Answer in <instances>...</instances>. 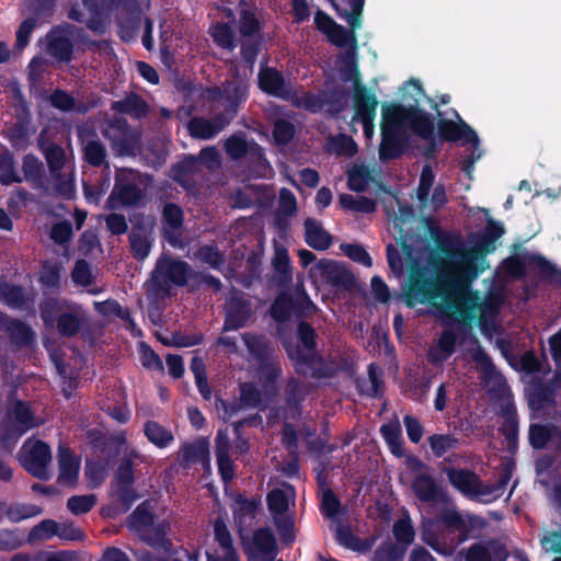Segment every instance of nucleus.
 Instances as JSON below:
<instances>
[{"label":"nucleus","instance_id":"obj_40","mask_svg":"<svg viewBox=\"0 0 561 561\" xmlns=\"http://www.w3.org/2000/svg\"><path fill=\"white\" fill-rule=\"evenodd\" d=\"M327 151L336 156L352 157L357 152V146L351 137L339 135L328 140Z\"/></svg>","mask_w":561,"mask_h":561},{"label":"nucleus","instance_id":"obj_27","mask_svg":"<svg viewBox=\"0 0 561 561\" xmlns=\"http://www.w3.org/2000/svg\"><path fill=\"white\" fill-rule=\"evenodd\" d=\"M229 437L224 432H218L216 436V455L219 472L225 481L233 478V463L229 456Z\"/></svg>","mask_w":561,"mask_h":561},{"label":"nucleus","instance_id":"obj_18","mask_svg":"<svg viewBox=\"0 0 561 561\" xmlns=\"http://www.w3.org/2000/svg\"><path fill=\"white\" fill-rule=\"evenodd\" d=\"M236 112L230 111L213 119L193 118L188 125L191 136L195 138L209 139L222 130L234 117Z\"/></svg>","mask_w":561,"mask_h":561},{"label":"nucleus","instance_id":"obj_14","mask_svg":"<svg viewBox=\"0 0 561 561\" xmlns=\"http://www.w3.org/2000/svg\"><path fill=\"white\" fill-rule=\"evenodd\" d=\"M37 425L28 407L21 401H16L9 410L8 417L3 424L5 436L20 437L25 432Z\"/></svg>","mask_w":561,"mask_h":561},{"label":"nucleus","instance_id":"obj_21","mask_svg":"<svg viewBox=\"0 0 561 561\" xmlns=\"http://www.w3.org/2000/svg\"><path fill=\"white\" fill-rule=\"evenodd\" d=\"M309 274L314 282L337 285L343 282L346 271L337 262L322 259L311 266Z\"/></svg>","mask_w":561,"mask_h":561},{"label":"nucleus","instance_id":"obj_16","mask_svg":"<svg viewBox=\"0 0 561 561\" xmlns=\"http://www.w3.org/2000/svg\"><path fill=\"white\" fill-rule=\"evenodd\" d=\"M448 478L456 489L470 497L480 499L497 490V488L482 485L474 473L465 470H450Z\"/></svg>","mask_w":561,"mask_h":561},{"label":"nucleus","instance_id":"obj_37","mask_svg":"<svg viewBox=\"0 0 561 561\" xmlns=\"http://www.w3.org/2000/svg\"><path fill=\"white\" fill-rule=\"evenodd\" d=\"M175 89L182 93L185 103H193L197 101L207 102L205 91L208 88H204L199 83H194L182 78L175 81Z\"/></svg>","mask_w":561,"mask_h":561},{"label":"nucleus","instance_id":"obj_39","mask_svg":"<svg viewBox=\"0 0 561 561\" xmlns=\"http://www.w3.org/2000/svg\"><path fill=\"white\" fill-rule=\"evenodd\" d=\"M376 117V107H356L352 117V130L356 131V125L360 124L366 138L370 139L374 135V121Z\"/></svg>","mask_w":561,"mask_h":561},{"label":"nucleus","instance_id":"obj_12","mask_svg":"<svg viewBox=\"0 0 561 561\" xmlns=\"http://www.w3.org/2000/svg\"><path fill=\"white\" fill-rule=\"evenodd\" d=\"M70 35V25L54 26L46 35L47 54L59 62H70L75 50V44Z\"/></svg>","mask_w":561,"mask_h":561},{"label":"nucleus","instance_id":"obj_31","mask_svg":"<svg viewBox=\"0 0 561 561\" xmlns=\"http://www.w3.org/2000/svg\"><path fill=\"white\" fill-rule=\"evenodd\" d=\"M272 264L278 280L282 284H288L291 282L293 272L290 257L288 251L282 244H275Z\"/></svg>","mask_w":561,"mask_h":561},{"label":"nucleus","instance_id":"obj_45","mask_svg":"<svg viewBox=\"0 0 561 561\" xmlns=\"http://www.w3.org/2000/svg\"><path fill=\"white\" fill-rule=\"evenodd\" d=\"M380 433L391 451L397 456L403 455L402 440H401V428L399 423L385 424L380 428Z\"/></svg>","mask_w":561,"mask_h":561},{"label":"nucleus","instance_id":"obj_58","mask_svg":"<svg viewBox=\"0 0 561 561\" xmlns=\"http://www.w3.org/2000/svg\"><path fill=\"white\" fill-rule=\"evenodd\" d=\"M37 20L36 18H27L20 24L18 31H16V39H15V47L19 50L24 49L30 42V37L36 27Z\"/></svg>","mask_w":561,"mask_h":561},{"label":"nucleus","instance_id":"obj_56","mask_svg":"<svg viewBox=\"0 0 561 561\" xmlns=\"http://www.w3.org/2000/svg\"><path fill=\"white\" fill-rule=\"evenodd\" d=\"M554 432V428L546 425H531L529 428V440L531 446L535 448H543L548 440L551 439Z\"/></svg>","mask_w":561,"mask_h":561},{"label":"nucleus","instance_id":"obj_62","mask_svg":"<svg viewBox=\"0 0 561 561\" xmlns=\"http://www.w3.org/2000/svg\"><path fill=\"white\" fill-rule=\"evenodd\" d=\"M272 316L277 321H285L291 312V300L286 295H280L272 306Z\"/></svg>","mask_w":561,"mask_h":561},{"label":"nucleus","instance_id":"obj_36","mask_svg":"<svg viewBox=\"0 0 561 561\" xmlns=\"http://www.w3.org/2000/svg\"><path fill=\"white\" fill-rule=\"evenodd\" d=\"M55 192L64 198H71L75 194L73 169L68 167L62 171L51 174Z\"/></svg>","mask_w":561,"mask_h":561},{"label":"nucleus","instance_id":"obj_13","mask_svg":"<svg viewBox=\"0 0 561 561\" xmlns=\"http://www.w3.org/2000/svg\"><path fill=\"white\" fill-rule=\"evenodd\" d=\"M134 180L135 174L131 171L121 170L116 174V184L107 199L108 207L117 208L131 205L140 198V191Z\"/></svg>","mask_w":561,"mask_h":561},{"label":"nucleus","instance_id":"obj_53","mask_svg":"<svg viewBox=\"0 0 561 561\" xmlns=\"http://www.w3.org/2000/svg\"><path fill=\"white\" fill-rule=\"evenodd\" d=\"M44 154L47 160L49 170L51 174H55L59 171L65 170L66 157L65 151L61 147L56 145H50L44 149Z\"/></svg>","mask_w":561,"mask_h":561},{"label":"nucleus","instance_id":"obj_28","mask_svg":"<svg viewBox=\"0 0 561 561\" xmlns=\"http://www.w3.org/2000/svg\"><path fill=\"white\" fill-rule=\"evenodd\" d=\"M377 174L376 168L355 163L347 172L348 187L356 192L365 191L375 181Z\"/></svg>","mask_w":561,"mask_h":561},{"label":"nucleus","instance_id":"obj_60","mask_svg":"<svg viewBox=\"0 0 561 561\" xmlns=\"http://www.w3.org/2000/svg\"><path fill=\"white\" fill-rule=\"evenodd\" d=\"M280 374V367L279 364L276 362H268L266 365L262 367L260 370V378L265 379V393L270 394L274 392L273 382L274 380L279 376Z\"/></svg>","mask_w":561,"mask_h":561},{"label":"nucleus","instance_id":"obj_32","mask_svg":"<svg viewBox=\"0 0 561 561\" xmlns=\"http://www.w3.org/2000/svg\"><path fill=\"white\" fill-rule=\"evenodd\" d=\"M210 36L218 47L229 51L234 50L238 45L230 23L218 22L211 27Z\"/></svg>","mask_w":561,"mask_h":561},{"label":"nucleus","instance_id":"obj_10","mask_svg":"<svg viewBox=\"0 0 561 561\" xmlns=\"http://www.w3.org/2000/svg\"><path fill=\"white\" fill-rule=\"evenodd\" d=\"M243 541V549L249 561H273L277 553L276 540L268 528L257 529L251 539Z\"/></svg>","mask_w":561,"mask_h":561},{"label":"nucleus","instance_id":"obj_57","mask_svg":"<svg viewBox=\"0 0 561 561\" xmlns=\"http://www.w3.org/2000/svg\"><path fill=\"white\" fill-rule=\"evenodd\" d=\"M129 241L131 251L137 259L144 260L148 256L151 249V241L147 236L133 232L129 236Z\"/></svg>","mask_w":561,"mask_h":561},{"label":"nucleus","instance_id":"obj_15","mask_svg":"<svg viewBox=\"0 0 561 561\" xmlns=\"http://www.w3.org/2000/svg\"><path fill=\"white\" fill-rule=\"evenodd\" d=\"M207 102H220L225 100L227 105H241L249 95V85L242 80L227 81L222 88L209 87L206 91Z\"/></svg>","mask_w":561,"mask_h":561},{"label":"nucleus","instance_id":"obj_7","mask_svg":"<svg viewBox=\"0 0 561 561\" xmlns=\"http://www.w3.org/2000/svg\"><path fill=\"white\" fill-rule=\"evenodd\" d=\"M147 461V458L136 450H131L127 458L121 463L114 484V494L126 506H129L136 499L137 494L131 489L134 481L133 467Z\"/></svg>","mask_w":561,"mask_h":561},{"label":"nucleus","instance_id":"obj_46","mask_svg":"<svg viewBox=\"0 0 561 561\" xmlns=\"http://www.w3.org/2000/svg\"><path fill=\"white\" fill-rule=\"evenodd\" d=\"M343 81L355 82L360 81L359 68L356 60L355 49H347L343 56V66L340 68Z\"/></svg>","mask_w":561,"mask_h":561},{"label":"nucleus","instance_id":"obj_26","mask_svg":"<svg viewBox=\"0 0 561 561\" xmlns=\"http://www.w3.org/2000/svg\"><path fill=\"white\" fill-rule=\"evenodd\" d=\"M305 238L309 247L316 250H327L332 244L331 234L324 230L321 222L308 218L305 221Z\"/></svg>","mask_w":561,"mask_h":561},{"label":"nucleus","instance_id":"obj_1","mask_svg":"<svg viewBox=\"0 0 561 561\" xmlns=\"http://www.w3.org/2000/svg\"><path fill=\"white\" fill-rule=\"evenodd\" d=\"M494 247L484 241L453 253L445 263L438 283L411 278L404 289L405 304H430L443 316L463 325L476 322L482 331L494 328L500 301L493 296L480 297L469 288L470 282L484 270L485 253Z\"/></svg>","mask_w":561,"mask_h":561},{"label":"nucleus","instance_id":"obj_3","mask_svg":"<svg viewBox=\"0 0 561 561\" xmlns=\"http://www.w3.org/2000/svg\"><path fill=\"white\" fill-rule=\"evenodd\" d=\"M295 489L288 483H280L273 488L266 497L278 533L282 539L288 542L294 539V519L288 512L295 505Z\"/></svg>","mask_w":561,"mask_h":561},{"label":"nucleus","instance_id":"obj_5","mask_svg":"<svg viewBox=\"0 0 561 561\" xmlns=\"http://www.w3.org/2000/svg\"><path fill=\"white\" fill-rule=\"evenodd\" d=\"M19 461L32 476L47 479L51 462L50 448L42 440L28 438L19 451Z\"/></svg>","mask_w":561,"mask_h":561},{"label":"nucleus","instance_id":"obj_48","mask_svg":"<svg viewBox=\"0 0 561 561\" xmlns=\"http://www.w3.org/2000/svg\"><path fill=\"white\" fill-rule=\"evenodd\" d=\"M59 524L53 519H44L32 528L28 535L30 541H46L57 536Z\"/></svg>","mask_w":561,"mask_h":561},{"label":"nucleus","instance_id":"obj_11","mask_svg":"<svg viewBox=\"0 0 561 561\" xmlns=\"http://www.w3.org/2000/svg\"><path fill=\"white\" fill-rule=\"evenodd\" d=\"M257 85L264 93L285 101L294 100L296 95L291 84L285 80L283 72L275 67H260Z\"/></svg>","mask_w":561,"mask_h":561},{"label":"nucleus","instance_id":"obj_2","mask_svg":"<svg viewBox=\"0 0 561 561\" xmlns=\"http://www.w3.org/2000/svg\"><path fill=\"white\" fill-rule=\"evenodd\" d=\"M435 128V118L424 114L421 107H383L381 135L379 147L381 160H389L400 156L401 139L409 133L416 134L424 139L432 137Z\"/></svg>","mask_w":561,"mask_h":561},{"label":"nucleus","instance_id":"obj_8","mask_svg":"<svg viewBox=\"0 0 561 561\" xmlns=\"http://www.w3.org/2000/svg\"><path fill=\"white\" fill-rule=\"evenodd\" d=\"M299 340L302 348L287 347L288 356L294 360L296 370L300 374H308L314 368L317 357L313 352L314 347V332L305 322H301L298 328Z\"/></svg>","mask_w":561,"mask_h":561},{"label":"nucleus","instance_id":"obj_24","mask_svg":"<svg viewBox=\"0 0 561 561\" xmlns=\"http://www.w3.org/2000/svg\"><path fill=\"white\" fill-rule=\"evenodd\" d=\"M437 126L442 136L447 140H463L467 144H472L474 146V150H478V136L477 134L469 128L466 124H457L453 121H443L439 119L437 122Z\"/></svg>","mask_w":561,"mask_h":561},{"label":"nucleus","instance_id":"obj_17","mask_svg":"<svg viewBox=\"0 0 561 561\" xmlns=\"http://www.w3.org/2000/svg\"><path fill=\"white\" fill-rule=\"evenodd\" d=\"M434 173L432 168L425 165L421 173L420 184L417 187V198L422 204L423 208L431 207L436 209L446 203V192L442 185L434 188L431 199H428L430 191L434 183Z\"/></svg>","mask_w":561,"mask_h":561},{"label":"nucleus","instance_id":"obj_4","mask_svg":"<svg viewBox=\"0 0 561 561\" xmlns=\"http://www.w3.org/2000/svg\"><path fill=\"white\" fill-rule=\"evenodd\" d=\"M112 4L121 8L116 16L118 27L117 34L121 41L129 43L136 41L141 24L144 23V10L139 0H108ZM146 8H150V0H146Z\"/></svg>","mask_w":561,"mask_h":561},{"label":"nucleus","instance_id":"obj_54","mask_svg":"<svg viewBox=\"0 0 561 561\" xmlns=\"http://www.w3.org/2000/svg\"><path fill=\"white\" fill-rule=\"evenodd\" d=\"M96 504V496L94 494L73 495L68 499L67 507L75 514H85Z\"/></svg>","mask_w":561,"mask_h":561},{"label":"nucleus","instance_id":"obj_52","mask_svg":"<svg viewBox=\"0 0 561 561\" xmlns=\"http://www.w3.org/2000/svg\"><path fill=\"white\" fill-rule=\"evenodd\" d=\"M428 443L434 455L440 457L447 451L456 448L458 439L448 434H435L428 437Z\"/></svg>","mask_w":561,"mask_h":561},{"label":"nucleus","instance_id":"obj_33","mask_svg":"<svg viewBox=\"0 0 561 561\" xmlns=\"http://www.w3.org/2000/svg\"><path fill=\"white\" fill-rule=\"evenodd\" d=\"M144 433L158 448H165L174 440L172 432L154 421H148L145 424Z\"/></svg>","mask_w":561,"mask_h":561},{"label":"nucleus","instance_id":"obj_19","mask_svg":"<svg viewBox=\"0 0 561 561\" xmlns=\"http://www.w3.org/2000/svg\"><path fill=\"white\" fill-rule=\"evenodd\" d=\"M257 506L259 502L254 499H247L242 495L233 497L231 510L240 537H243V533L252 525Z\"/></svg>","mask_w":561,"mask_h":561},{"label":"nucleus","instance_id":"obj_25","mask_svg":"<svg viewBox=\"0 0 561 561\" xmlns=\"http://www.w3.org/2000/svg\"><path fill=\"white\" fill-rule=\"evenodd\" d=\"M84 320V312L79 306L68 305L57 318V329L62 335H75Z\"/></svg>","mask_w":561,"mask_h":561},{"label":"nucleus","instance_id":"obj_43","mask_svg":"<svg viewBox=\"0 0 561 561\" xmlns=\"http://www.w3.org/2000/svg\"><path fill=\"white\" fill-rule=\"evenodd\" d=\"M263 47V36L243 38L240 46L242 60L249 66H253Z\"/></svg>","mask_w":561,"mask_h":561},{"label":"nucleus","instance_id":"obj_42","mask_svg":"<svg viewBox=\"0 0 561 561\" xmlns=\"http://www.w3.org/2000/svg\"><path fill=\"white\" fill-rule=\"evenodd\" d=\"M339 203L342 208L352 211L373 213L376 209L375 202L364 196L354 197L348 194H342L340 195Z\"/></svg>","mask_w":561,"mask_h":561},{"label":"nucleus","instance_id":"obj_63","mask_svg":"<svg viewBox=\"0 0 561 561\" xmlns=\"http://www.w3.org/2000/svg\"><path fill=\"white\" fill-rule=\"evenodd\" d=\"M225 148L232 159H238L245 154L249 149V145L240 135H233L227 139Z\"/></svg>","mask_w":561,"mask_h":561},{"label":"nucleus","instance_id":"obj_51","mask_svg":"<svg viewBox=\"0 0 561 561\" xmlns=\"http://www.w3.org/2000/svg\"><path fill=\"white\" fill-rule=\"evenodd\" d=\"M153 516L147 503L140 504L135 512L130 515L128 524L129 527L141 531L152 525Z\"/></svg>","mask_w":561,"mask_h":561},{"label":"nucleus","instance_id":"obj_9","mask_svg":"<svg viewBox=\"0 0 561 561\" xmlns=\"http://www.w3.org/2000/svg\"><path fill=\"white\" fill-rule=\"evenodd\" d=\"M436 98L438 101L427 96L421 81L411 78L399 88L397 100L383 101L381 105H420L423 101L430 103V105H446L451 101V96L447 93Z\"/></svg>","mask_w":561,"mask_h":561},{"label":"nucleus","instance_id":"obj_41","mask_svg":"<svg viewBox=\"0 0 561 561\" xmlns=\"http://www.w3.org/2000/svg\"><path fill=\"white\" fill-rule=\"evenodd\" d=\"M333 8L340 18L346 19L348 25L353 30H358L362 26V13L365 4V0H350L351 11L340 10L339 5L331 0Z\"/></svg>","mask_w":561,"mask_h":561},{"label":"nucleus","instance_id":"obj_6","mask_svg":"<svg viewBox=\"0 0 561 561\" xmlns=\"http://www.w3.org/2000/svg\"><path fill=\"white\" fill-rule=\"evenodd\" d=\"M102 133L112 142V148L117 154H134L138 149V135L118 116L105 121Z\"/></svg>","mask_w":561,"mask_h":561},{"label":"nucleus","instance_id":"obj_29","mask_svg":"<svg viewBox=\"0 0 561 561\" xmlns=\"http://www.w3.org/2000/svg\"><path fill=\"white\" fill-rule=\"evenodd\" d=\"M250 313L251 308L248 302L237 298L232 299L229 302L225 329L237 330L243 327L249 319Z\"/></svg>","mask_w":561,"mask_h":561},{"label":"nucleus","instance_id":"obj_50","mask_svg":"<svg viewBox=\"0 0 561 561\" xmlns=\"http://www.w3.org/2000/svg\"><path fill=\"white\" fill-rule=\"evenodd\" d=\"M413 490L416 496L423 502L434 500L437 494L434 481L424 474H420L415 478L413 482Z\"/></svg>","mask_w":561,"mask_h":561},{"label":"nucleus","instance_id":"obj_30","mask_svg":"<svg viewBox=\"0 0 561 561\" xmlns=\"http://www.w3.org/2000/svg\"><path fill=\"white\" fill-rule=\"evenodd\" d=\"M456 341L457 334L451 329L444 331L437 345L428 353L430 360L438 364L447 359L455 351Z\"/></svg>","mask_w":561,"mask_h":561},{"label":"nucleus","instance_id":"obj_38","mask_svg":"<svg viewBox=\"0 0 561 561\" xmlns=\"http://www.w3.org/2000/svg\"><path fill=\"white\" fill-rule=\"evenodd\" d=\"M175 89L182 93L185 103H193L197 101L207 102L205 91L208 88H204L199 83H194L182 78L175 81Z\"/></svg>","mask_w":561,"mask_h":561},{"label":"nucleus","instance_id":"obj_22","mask_svg":"<svg viewBox=\"0 0 561 561\" xmlns=\"http://www.w3.org/2000/svg\"><path fill=\"white\" fill-rule=\"evenodd\" d=\"M59 476L58 481L64 485H73L79 477L80 459L68 448L59 446L58 449Z\"/></svg>","mask_w":561,"mask_h":561},{"label":"nucleus","instance_id":"obj_64","mask_svg":"<svg viewBox=\"0 0 561 561\" xmlns=\"http://www.w3.org/2000/svg\"><path fill=\"white\" fill-rule=\"evenodd\" d=\"M8 330L18 343L27 344L33 339V332L31 329L20 321H11Z\"/></svg>","mask_w":561,"mask_h":561},{"label":"nucleus","instance_id":"obj_47","mask_svg":"<svg viewBox=\"0 0 561 561\" xmlns=\"http://www.w3.org/2000/svg\"><path fill=\"white\" fill-rule=\"evenodd\" d=\"M67 304L57 298H48L41 306V313L46 325L53 327L59 314L66 309Z\"/></svg>","mask_w":561,"mask_h":561},{"label":"nucleus","instance_id":"obj_55","mask_svg":"<svg viewBox=\"0 0 561 561\" xmlns=\"http://www.w3.org/2000/svg\"><path fill=\"white\" fill-rule=\"evenodd\" d=\"M381 103L375 92L360 81L353 84V105H381Z\"/></svg>","mask_w":561,"mask_h":561},{"label":"nucleus","instance_id":"obj_61","mask_svg":"<svg viewBox=\"0 0 561 561\" xmlns=\"http://www.w3.org/2000/svg\"><path fill=\"white\" fill-rule=\"evenodd\" d=\"M84 157L92 165H101L105 159V149L99 141H89L84 148Z\"/></svg>","mask_w":561,"mask_h":561},{"label":"nucleus","instance_id":"obj_34","mask_svg":"<svg viewBox=\"0 0 561 561\" xmlns=\"http://www.w3.org/2000/svg\"><path fill=\"white\" fill-rule=\"evenodd\" d=\"M355 31L356 30H353L351 26L350 30H347L343 25L336 23L325 36L328 37V41L336 47L348 46L350 49H356L357 37Z\"/></svg>","mask_w":561,"mask_h":561},{"label":"nucleus","instance_id":"obj_23","mask_svg":"<svg viewBox=\"0 0 561 561\" xmlns=\"http://www.w3.org/2000/svg\"><path fill=\"white\" fill-rule=\"evenodd\" d=\"M183 214L180 207L168 204L163 209V230L167 239L173 247H182L181 228Z\"/></svg>","mask_w":561,"mask_h":561},{"label":"nucleus","instance_id":"obj_49","mask_svg":"<svg viewBox=\"0 0 561 561\" xmlns=\"http://www.w3.org/2000/svg\"><path fill=\"white\" fill-rule=\"evenodd\" d=\"M42 508L34 504H12L7 510L8 518L13 523L34 517L42 514Z\"/></svg>","mask_w":561,"mask_h":561},{"label":"nucleus","instance_id":"obj_35","mask_svg":"<svg viewBox=\"0 0 561 561\" xmlns=\"http://www.w3.org/2000/svg\"><path fill=\"white\" fill-rule=\"evenodd\" d=\"M197 163L204 164L208 169H214L219 165V152L215 147H207L203 149L198 158L190 157L186 158L180 165L179 169L188 171L193 169Z\"/></svg>","mask_w":561,"mask_h":561},{"label":"nucleus","instance_id":"obj_59","mask_svg":"<svg viewBox=\"0 0 561 561\" xmlns=\"http://www.w3.org/2000/svg\"><path fill=\"white\" fill-rule=\"evenodd\" d=\"M341 250L345 255H347L350 259L365 265V266H371V257L366 252V250L358 245V244H342Z\"/></svg>","mask_w":561,"mask_h":561},{"label":"nucleus","instance_id":"obj_44","mask_svg":"<svg viewBox=\"0 0 561 561\" xmlns=\"http://www.w3.org/2000/svg\"><path fill=\"white\" fill-rule=\"evenodd\" d=\"M240 34L243 38L262 36L261 23L255 13L251 10L243 9L240 12Z\"/></svg>","mask_w":561,"mask_h":561},{"label":"nucleus","instance_id":"obj_20","mask_svg":"<svg viewBox=\"0 0 561 561\" xmlns=\"http://www.w3.org/2000/svg\"><path fill=\"white\" fill-rule=\"evenodd\" d=\"M190 273L187 263L168 257L160 259L156 268L157 277L175 285H184Z\"/></svg>","mask_w":561,"mask_h":561}]
</instances>
